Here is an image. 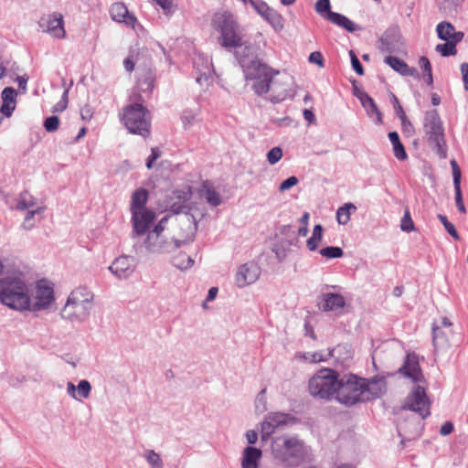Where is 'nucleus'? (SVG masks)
Masks as SVG:
<instances>
[{
	"label": "nucleus",
	"mask_w": 468,
	"mask_h": 468,
	"mask_svg": "<svg viewBox=\"0 0 468 468\" xmlns=\"http://www.w3.org/2000/svg\"><path fill=\"white\" fill-rule=\"evenodd\" d=\"M451 165L452 169L454 188H458V185H460L461 182V170L454 159L451 161Z\"/></svg>",
	"instance_id": "052dcab7"
},
{
	"label": "nucleus",
	"mask_w": 468,
	"mask_h": 468,
	"mask_svg": "<svg viewBox=\"0 0 468 468\" xmlns=\"http://www.w3.org/2000/svg\"><path fill=\"white\" fill-rule=\"evenodd\" d=\"M436 31L438 37L444 41L457 39V35H464L461 31H456L454 27L450 22L446 21L439 23Z\"/></svg>",
	"instance_id": "7c9ffc66"
},
{
	"label": "nucleus",
	"mask_w": 468,
	"mask_h": 468,
	"mask_svg": "<svg viewBox=\"0 0 468 468\" xmlns=\"http://www.w3.org/2000/svg\"><path fill=\"white\" fill-rule=\"evenodd\" d=\"M148 199V192L144 188L136 189L132 195L131 205H145Z\"/></svg>",
	"instance_id": "79ce46f5"
},
{
	"label": "nucleus",
	"mask_w": 468,
	"mask_h": 468,
	"mask_svg": "<svg viewBox=\"0 0 468 468\" xmlns=\"http://www.w3.org/2000/svg\"><path fill=\"white\" fill-rule=\"evenodd\" d=\"M464 35H457L453 40H447L444 44H438L435 48L442 57L454 56L457 53L456 45L461 42Z\"/></svg>",
	"instance_id": "473e14b6"
},
{
	"label": "nucleus",
	"mask_w": 468,
	"mask_h": 468,
	"mask_svg": "<svg viewBox=\"0 0 468 468\" xmlns=\"http://www.w3.org/2000/svg\"><path fill=\"white\" fill-rule=\"evenodd\" d=\"M110 15L112 20L124 23L127 26L134 27L137 19L133 15H130L127 7L122 3H114L110 8Z\"/></svg>",
	"instance_id": "5701e85b"
},
{
	"label": "nucleus",
	"mask_w": 468,
	"mask_h": 468,
	"mask_svg": "<svg viewBox=\"0 0 468 468\" xmlns=\"http://www.w3.org/2000/svg\"><path fill=\"white\" fill-rule=\"evenodd\" d=\"M235 57L242 69L247 82H251L250 89L258 96L265 95L270 90V83L280 71L272 69L254 56L253 48L245 46L242 50H236Z\"/></svg>",
	"instance_id": "f257e3e1"
},
{
	"label": "nucleus",
	"mask_w": 468,
	"mask_h": 468,
	"mask_svg": "<svg viewBox=\"0 0 468 468\" xmlns=\"http://www.w3.org/2000/svg\"><path fill=\"white\" fill-rule=\"evenodd\" d=\"M384 62L402 76H418V70L415 68L409 67L404 60L397 57L388 56L384 58Z\"/></svg>",
	"instance_id": "393cba45"
},
{
	"label": "nucleus",
	"mask_w": 468,
	"mask_h": 468,
	"mask_svg": "<svg viewBox=\"0 0 468 468\" xmlns=\"http://www.w3.org/2000/svg\"><path fill=\"white\" fill-rule=\"evenodd\" d=\"M16 91L12 87H6L1 93L2 101L16 104Z\"/></svg>",
	"instance_id": "8fccbe9b"
},
{
	"label": "nucleus",
	"mask_w": 468,
	"mask_h": 468,
	"mask_svg": "<svg viewBox=\"0 0 468 468\" xmlns=\"http://www.w3.org/2000/svg\"><path fill=\"white\" fill-rule=\"evenodd\" d=\"M282 157V150L281 147H273L267 154V161L271 165H275Z\"/></svg>",
	"instance_id": "864d4df0"
},
{
	"label": "nucleus",
	"mask_w": 468,
	"mask_h": 468,
	"mask_svg": "<svg viewBox=\"0 0 468 468\" xmlns=\"http://www.w3.org/2000/svg\"><path fill=\"white\" fill-rule=\"evenodd\" d=\"M91 391V385L90 383L86 380L82 379L79 382L77 386V396L80 400L81 399H87L90 397Z\"/></svg>",
	"instance_id": "37998d69"
},
{
	"label": "nucleus",
	"mask_w": 468,
	"mask_h": 468,
	"mask_svg": "<svg viewBox=\"0 0 468 468\" xmlns=\"http://www.w3.org/2000/svg\"><path fill=\"white\" fill-rule=\"evenodd\" d=\"M132 213V237L134 239L139 236L144 235L147 231L151 230L150 227L154 224L156 218L154 211L148 207H131Z\"/></svg>",
	"instance_id": "ddd939ff"
},
{
	"label": "nucleus",
	"mask_w": 468,
	"mask_h": 468,
	"mask_svg": "<svg viewBox=\"0 0 468 468\" xmlns=\"http://www.w3.org/2000/svg\"><path fill=\"white\" fill-rule=\"evenodd\" d=\"M265 393L266 388H263L262 390L260 391L255 399L256 411L259 413H262L267 410V400Z\"/></svg>",
	"instance_id": "de8ad7c7"
},
{
	"label": "nucleus",
	"mask_w": 468,
	"mask_h": 468,
	"mask_svg": "<svg viewBox=\"0 0 468 468\" xmlns=\"http://www.w3.org/2000/svg\"><path fill=\"white\" fill-rule=\"evenodd\" d=\"M262 452L253 446H247L243 451L241 468H258Z\"/></svg>",
	"instance_id": "a878e982"
},
{
	"label": "nucleus",
	"mask_w": 468,
	"mask_h": 468,
	"mask_svg": "<svg viewBox=\"0 0 468 468\" xmlns=\"http://www.w3.org/2000/svg\"><path fill=\"white\" fill-rule=\"evenodd\" d=\"M319 253L326 259H337L344 255V250L340 247L328 246L321 249Z\"/></svg>",
	"instance_id": "a19ab883"
},
{
	"label": "nucleus",
	"mask_w": 468,
	"mask_h": 468,
	"mask_svg": "<svg viewBox=\"0 0 468 468\" xmlns=\"http://www.w3.org/2000/svg\"><path fill=\"white\" fill-rule=\"evenodd\" d=\"M47 32L50 33L53 37L63 38L66 35L64 29V23L61 15L53 14L48 19Z\"/></svg>",
	"instance_id": "c85d7f7f"
},
{
	"label": "nucleus",
	"mask_w": 468,
	"mask_h": 468,
	"mask_svg": "<svg viewBox=\"0 0 468 468\" xmlns=\"http://www.w3.org/2000/svg\"><path fill=\"white\" fill-rule=\"evenodd\" d=\"M143 456L147 461L151 468H164V463L160 455L154 450H146Z\"/></svg>",
	"instance_id": "58836bf2"
},
{
	"label": "nucleus",
	"mask_w": 468,
	"mask_h": 468,
	"mask_svg": "<svg viewBox=\"0 0 468 468\" xmlns=\"http://www.w3.org/2000/svg\"><path fill=\"white\" fill-rule=\"evenodd\" d=\"M168 223V217H163L153 229L147 231L146 237L144 239V247L150 253H165L171 252L176 249L174 242L165 239L162 236L163 231Z\"/></svg>",
	"instance_id": "9b49d317"
},
{
	"label": "nucleus",
	"mask_w": 468,
	"mask_h": 468,
	"mask_svg": "<svg viewBox=\"0 0 468 468\" xmlns=\"http://www.w3.org/2000/svg\"><path fill=\"white\" fill-rule=\"evenodd\" d=\"M339 373L332 368L318 370L309 380V392L316 399L332 400L339 382Z\"/></svg>",
	"instance_id": "0eeeda50"
},
{
	"label": "nucleus",
	"mask_w": 468,
	"mask_h": 468,
	"mask_svg": "<svg viewBox=\"0 0 468 468\" xmlns=\"http://www.w3.org/2000/svg\"><path fill=\"white\" fill-rule=\"evenodd\" d=\"M388 136L392 144L393 154H394L395 157L399 161L406 160L408 158V154H407L404 145L402 144V143L399 139V133L397 132L393 131V132H389Z\"/></svg>",
	"instance_id": "2f4dec72"
},
{
	"label": "nucleus",
	"mask_w": 468,
	"mask_h": 468,
	"mask_svg": "<svg viewBox=\"0 0 468 468\" xmlns=\"http://www.w3.org/2000/svg\"><path fill=\"white\" fill-rule=\"evenodd\" d=\"M400 229L404 232H410L415 229L413 220L408 209L405 210L400 222Z\"/></svg>",
	"instance_id": "49530a36"
},
{
	"label": "nucleus",
	"mask_w": 468,
	"mask_h": 468,
	"mask_svg": "<svg viewBox=\"0 0 468 468\" xmlns=\"http://www.w3.org/2000/svg\"><path fill=\"white\" fill-rule=\"evenodd\" d=\"M43 126L48 133L56 132L59 126V119L56 115L47 117L44 121Z\"/></svg>",
	"instance_id": "09e8293b"
},
{
	"label": "nucleus",
	"mask_w": 468,
	"mask_h": 468,
	"mask_svg": "<svg viewBox=\"0 0 468 468\" xmlns=\"http://www.w3.org/2000/svg\"><path fill=\"white\" fill-rule=\"evenodd\" d=\"M460 69L462 72L464 89L466 90H468V63L464 62V63L461 64Z\"/></svg>",
	"instance_id": "774afa93"
},
{
	"label": "nucleus",
	"mask_w": 468,
	"mask_h": 468,
	"mask_svg": "<svg viewBox=\"0 0 468 468\" xmlns=\"http://www.w3.org/2000/svg\"><path fill=\"white\" fill-rule=\"evenodd\" d=\"M346 304L345 298L338 293L328 292L323 294V303L322 309L323 311H337L342 309Z\"/></svg>",
	"instance_id": "cd10ccee"
},
{
	"label": "nucleus",
	"mask_w": 468,
	"mask_h": 468,
	"mask_svg": "<svg viewBox=\"0 0 468 468\" xmlns=\"http://www.w3.org/2000/svg\"><path fill=\"white\" fill-rule=\"evenodd\" d=\"M324 229L322 225L317 224L314 227L311 237L307 239V248L310 251H314L318 249L319 243L323 238Z\"/></svg>",
	"instance_id": "c9c22d12"
},
{
	"label": "nucleus",
	"mask_w": 468,
	"mask_h": 468,
	"mask_svg": "<svg viewBox=\"0 0 468 468\" xmlns=\"http://www.w3.org/2000/svg\"><path fill=\"white\" fill-rule=\"evenodd\" d=\"M363 386L360 378L355 375L344 376L339 382L335 394V399L340 404L350 407L362 400Z\"/></svg>",
	"instance_id": "9d476101"
},
{
	"label": "nucleus",
	"mask_w": 468,
	"mask_h": 468,
	"mask_svg": "<svg viewBox=\"0 0 468 468\" xmlns=\"http://www.w3.org/2000/svg\"><path fill=\"white\" fill-rule=\"evenodd\" d=\"M360 384L363 386V402L379 398L386 392L387 388L384 378L375 377L369 380L360 378Z\"/></svg>",
	"instance_id": "aec40b11"
},
{
	"label": "nucleus",
	"mask_w": 468,
	"mask_h": 468,
	"mask_svg": "<svg viewBox=\"0 0 468 468\" xmlns=\"http://www.w3.org/2000/svg\"><path fill=\"white\" fill-rule=\"evenodd\" d=\"M309 61L317 64L319 67H324V58L319 51L312 52L309 56Z\"/></svg>",
	"instance_id": "338daca9"
},
{
	"label": "nucleus",
	"mask_w": 468,
	"mask_h": 468,
	"mask_svg": "<svg viewBox=\"0 0 468 468\" xmlns=\"http://www.w3.org/2000/svg\"><path fill=\"white\" fill-rule=\"evenodd\" d=\"M363 108L366 110L368 116L372 117L374 114L376 115V121L375 122L377 124L382 123V114L379 112L377 104L375 103L374 100L368 95L365 100L360 101Z\"/></svg>",
	"instance_id": "f704fd0d"
},
{
	"label": "nucleus",
	"mask_w": 468,
	"mask_h": 468,
	"mask_svg": "<svg viewBox=\"0 0 468 468\" xmlns=\"http://www.w3.org/2000/svg\"><path fill=\"white\" fill-rule=\"evenodd\" d=\"M332 351H326V352H323V351H319V352H314L311 355V359L310 361L313 362V363H318V362H322V361H326L328 359V357L332 356Z\"/></svg>",
	"instance_id": "bf43d9fd"
},
{
	"label": "nucleus",
	"mask_w": 468,
	"mask_h": 468,
	"mask_svg": "<svg viewBox=\"0 0 468 468\" xmlns=\"http://www.w3.org/2000/svg\"><path fill=\"white\" fill-rule=\"evenodd\" d=\"M174 197L178 200L187 201L192 197V187L190 186H183L173 192Z\"/></svg>",
	"instance_id": "a18cd8bd"
},
{
	"label": "nucleus",
	"mask_w": 468,
	"mask_h": 468,
	"mask_svg": "<svg viewBox=\"0 0 468 468\" xmlns=\"http://www.w3.org/2000/svg\"><path fill=\"white\" fill-rule=\"evenodd\" d=\"M156 3L166 16H171L176 9L174 0H156Z\"/></svg>",
	"instance_id": "603ef678"
},
{
	"label": "nucleus",
	"mask_w": 468,
	"mask_h": 468,
	"mask_svg": "<svg viewBox=\"0 0 468 468\" xmlns=\"http://www.w3.org/2000/svg\"><path fill=\"white\" fill-rule=\"evenodd\" d=\"M315 11L324 17L331 11L330 0H317L314 6Z\"/></svg>",
	"instance_id": "3c124183"
},
{
	"label": "nucleus",
	"mask_w": 468,
	"mask_h": 468,
	"mask_svg": "<svg viewBox=\"0 0 468 468\" xmlns=\"http://www.w3.org/2000/svg\"><path fill=\"white\" fill-rule=\"evenodd\" d=\"M55 301L53 286L46 280L37 282L27 311L38 312L48 309Z\"/></svg>",
	"instance_id": "f8f14e48"
},
{
	"label": "nucleus",
	"mask_w": 468,
	"mask_h": 468,
	"mask_svg": "<svg viewBox=\"0 0 468 468\" xmlns=\"http://www.w3.org/2000/svg\"><path fill=\"white\" fill-rule=\"evenodd\" d=\"M324 18L351 33L360 29L353 21L340 13L329 12Z\"/></svg>",
	"instance_id": "bb28decb"
},
{
	"label": "nucleus",
	"mask_w": 468,
	"mask_h": 468,
	"mask_svg": "<svg viewBox=\"0 0 468 468\" xmlns=\"http://www.w3.org/2000/svg\"><path fill=\"white\" fill-rule=\"evenodd\" d=\"M298 181L299 180L296 176H290L281 183L279 189L281 191L288 190L291 187L296 186Z\"/></svg>",
	"instance_id": "680f3d73"
},
{
	"label": "nucleus",
	"mask_w": 468,
	"mask_h": 468,
	"mask_svg": "<svg viewBox=\"0 0 468 468\" xmlns=\"http://www.w3.org/2000/svg\"><path fill=\"white\" fill-rule=\"evenodd\" d=\"M423 126L433 149L441 158H446V143L442 122L437 110L427 111L424 115Z\"/></svg>",
	"instance_id": "1a4fd4ad"
},
{
	"label": "nucleus",
	"mask_w": 468,
	"mask_h": 468,
	"mask_svg": "<svg viewBox=\"0 0 468 468\" xmlns=\"http://www.w3.org/2000/svg\"><path fill=\"white\" fill-rule=\"evenodd\" d=\"M93 293L86 287H78L69 295L60 311V316L72 323H82L88 319L93 308Z\"/></svg>",
	"instance_id": "39448f33"
},
{
	"label": "nucleus",
	"mask_w": 468,
	"mask_h": 468,
	"mask_svg": "<svg viewBox=\"0 0 468 468\" xmlns=\"http://www.w3.org/2000/svg\"><path fill=\"white\" fill-rule=\"evenodd\" d=\"M15 109L16 104L3 101L0 107V112L5 117H10Z\"/></svg>",
	"instance_id": "0e129e2a"
},
{
	"label": "nucleus",
	"mask_w": 468,
	"mask_h": 468,
	"mask_svg": "<svg viewBox=\"0 0 468 468\" xmlns=\"http://www.w3.org/2000/svg\"><path fill=\"white\" fill-rule=\"evenodd\" d=\"M274 458L286 466H296L303 458V442L296 437H279L271 444Z\"/></svg>",
	"instance_id": "423d86ee"
},
{
	"label": "nucleus",
	"mask_w": 468,
	"mask_h": 468,
	"mask_svg": "<svg viewBox=\"0 0 468 468\" xmlns=\"http://www.w3.org/2000/svg\"><path fill=\"white\" fill-rule=\"evenodd\" d=\"M392 103H393V106H394V109H395L397 116L399 119H405V115L406 114H405V112L403 111V108L400 105L398 98L394 94L392 95Z\"/></svg>",
	"instance_id": "69168bd1"
},
{
	"label": "nucleus",
	"mask_w": 468,
	"mask_h": 468,
	"mask_svg": "<svg viewBox=\"0 0 468 468\" xmlns=\"http://www.w3.org/2000/svg\"><path fill=\"white\" fill-rule=\"evenodd\" d=\"M136 268V260L133 256L121 255L109 266V271L118 279H128Z\"/></svg>",
	"instance_id": "6ab92c4d"
},
{
	"label": "nucleus",
	"mask_w": 468,
	"mask_h": 468,
	"mask_svg": "<svg viewBox=\"0 0 468 468\" xmlns=\"http://www.w3.org/2000/svg\"><path fill=\"white\" fill-rule=\"evenodd\" d=\"M292 78L287 74L274 76L270 83L269 100L272 103H279L285 101L287 98L294 96V90L292 88Z\"/></svg>",
	"instance_id": "2eb2a0df"
},
{
	"label": "nucleus",
	"mask_w": 468,
	"mask_h": 468,
	"mask_svg": "<svg viewBox=\"0 0 468 468\" xmlns=\"http://www.w3.org/2000/svg\"><path fill=\"white\" fill-rule=\"evenodd\" d=\"M309 213L304 212L299 219L300 227L298 228V235L301 237H305L308 233V221H309Z\"/></svg>",
	"instance_id": "5fc2aeb1"
},
{
	"label": "nucleus",
	"mask_w": 468,
	"mask_h": 468,
	"mask_svg": "<svg viewBox=\"0 0 468 468\" xmlns=\"http://www.w3.org/2000/svg\"><path fill=\"white\" fill-rule=\"evenodd\" d=\"M378 48L383 53H399L404 48V42L401 37L399 25H390L379 38Z\"/></svg>",
	"instance_id": "f3484780"
},
{
	"label": "nucleus",
	"mask_w": 468,
	"mask_h": 468,
	"mask_svg": "<svg viewBox=\"0 0 468 468\" xmlns=\"http://www.w3.org/2000/svg\"><path fill=\"white\" fill-rule=\"evenodd\" d=\"M452 328H441L439 324L432 326V343L436 351L446 349L450 346L451 337L452 336Z\"/></svg>",
	"instance_id": "b1692460"
},
{
	"label": "nucleus",
	"mask_w": 468,
	"mask_h": 468,
	"mask_svg": "<svg viewBox=\"0 0 468 468\" xmlns=\"http://www.w3.org/2000/svg\"><path fill=\"white\" fill-rule=\"evenodd\" d=\"M131 133L146 138L150 134L151 116L148 110L141 103H131L122 110L121 118Z\"/></svg>",
	"instance_id": "6e6552de"
},
{
	"label": "nucleus",
	"mask_w": 468,
	"mask_h": 468,
	"mask_svg": "<svg viewBox=\"0 0 468 468\" xmlns=\"http://www.w3.org/2000/svg\"><path fill=\"white\" fill-rule=\"evenodd\" d=\"M438 218L441 224L443 225L445 230L449 233V235H451L455 240H459L460 237L455 229V226L448 220L447 217L440 214L438 215Z\"/></svg>",
	"instance_id": "c03bdc74"
},
{
	"label": "nucleus",
	"mask_w": 468,
	"mask_h": 468,
	"mask_svg": "<svg viewBox=\"0 0 468 468\" xmlns=\"http://www.w3.org/2000/svg\"><path fill=\"white\" fill-rule=\"evenodd\" d=\"M264 20H266L275 31H281L283 28V17L273 8H269V10L261 16Z\"/></svg>",
	"instance_id": "72a5a7b5"
},
{
	"label": "nucleus",
	"mask_w": 468,
	"mask_h": 468,
	"mask_svg": "<svg viewBox=\"0 0 468 468\" xmlns=\"http://www.w3.org/2000/svg\"><path fill=\"white\" fill-rule=\"evenodd\" d=\"M351 65L353 69L360 76L364 75V68L353 50H350Z\"/></svg>",
	"instance_id": "13d9d810"
},
{
	"label": "nucleus",
	"mask_w": 468,
	"mask_h": 468,
	"mask_svg": "<svg viewBox=\"0 0 468 468\" xmlns=\"http://www.w3.org/2000/svg\"><path fill=\"white\" fill-rule=\"evenodd\" d=\"M204 207H177L173 213L165 216L168 217V221H172L174 225L172 240L176 249L193 241L197 230V222L205 215Z\"/></svg>",
	"instance_id": "f03ea898"
},
{
	"label": "nucleus",
	"mask_w": 468,
	"mask_h": 468,
	"mask_svg": "<svg viewBox=\"0 0 468 468\" xmlns=\"http://www.w3.org/2000/svg\"><path fill=\"white\" fill-rule=\"evenodd\" d=\"M399 373L410 378L414 383L422 382L424 379L419 361L414 355H408L406 356L403 366L399 369Z\"/></svg>",
	"instance_id": "412c9836"
},
{
	"label": "nucleus",
	"mask_w": 468,
	"mask_h": 468,
	"mask_svg": "<svg viewBox=\"0 0 468 468\" xmlns=\"http://www.w3.org/2000/svg\"><path fill=\"white\" fill-rule=\"evenodd\" d=\"M352 86V93L359 100V101H362L368 96V94L361 87L357 86L356 80L353 81Z\"/></svg>",
	"instance_id": "e2e57ef3"
},
{
	"label": "nucleus",
	"mask_w": 468,
	"mask_h": 468,
	"mask_svg": "<svg viewBox=\"0 0 468 468\" xmlns=\"http://www.w3.org/2000/svg\"><path fill=\"white\" fill-rule=\"evenodd\" d=\"M194 68L200 71L201 76L197 78V81H200L202 76H206L209 73L210 67L212 65L208 58H205L202 55H198L194 59Z\"/></svg>",
	"instance_id": "4c0bfd02"
},
{
	"label": "nucleus",
	"mask_w": 468,
	"mask_h": 468,
	"mask_svg": "<svg viewBox=\"0 0 468 468\" xmlns=\"http://www.w3.org/2000/svg\"><path fill=\"white\" fill-rule=\"evenodd\" d=\"M172 264L181 270H187L194 264V260L186 253H178L172 258Z\"/></svg>",
	"instance_id": "e433bc0d"
},
{
	"label": "nucleus",
	"mask_w": 468,
	"mask_h": 468,
	"mask_svg": "<svg viewBox=\"0 0 468 468\" xmlns=\"http://www.w3.org/2000/svg\"><path fill=\"white\" fill-rule=\"evenodd\" d=\"M261 268L253 261L241 264L235 275V283L238 287L243 288L250 285L260 278Z\"/></svg>",
	"instance_id": "a211bd4d"
},
{
	"label": "nucleus",
	"mask_w": 468,
	"mask_h": 468,
	"mask_svg": "<svg viewBox=\"0 0 468 468\" xmlns=\"http://www.w3.org/2000/svg\"><path fill=\"white\" fill-rule=\"evenodd\" d=\"M212 27L219 33L218 42L227 48L242 50L247 46L243 41L241 30L234 16L229 11L217 12L211 21Z\"/></svg>",
	"instance_id": "7ed1b4c3"
},
{
	"label": "nucleus",
	"mask_w": 468,
	"mask_h": 468,
	"mask_svg": "<svg viewBox=\"0 0 468 468\" xmlns=\"http://www.w3.org/2000/svg\"><path fill=\"white\" fill-rule=\"evenodd\" d=\"M356 209V207H339L336 211L337 222L341 225L346 224L350 219L351 214L355 212Z\"/></svg>",
	"instance_id": "ea45409f"
},
{
	"label": "nucleus",
	"mask_w": 468,
	"mask_h": 468,
	"mask_svg": "<svg viewBox=\"0 0 468 468\" xmlns=\"http://www.w3.org/2000/svg\"><path fill=\"white\" fill-rule=\"evenodd\" d=\"M24 216L22 228L27 230L32 229L40 221L46 207H36L35 209H28L29 207H16Z\"/></svg>",
	"instance_id": "4be33fe9"
},
{
	"label": "nucleus",
	"mask_w": 468,
	"mask_h": 468,
	"mask_svg": "<svg viewBox=\"0 0 468 468\" xmlns=\"http://www.w3.org/2000/svg\"><path fill=\"white\" fill-rule=\"evenodd\" d=\"M197 112L192 110H185L182 113L181 120L184 127L186 129L191 126L196 120Z\"/></svg>",
	"instance_id": "6e6d98bb"
},
{
	"label": "nucleus",
	"mask_w": 468,
	"mask_h": 468,
	"mask_svg": "<svg viewBox=\"0 0 468 468\" xmlns=\"http://www.w3.org/2000/svg\"><path fill=\"white\" fill-rule=\"evenodd\" d=\"M430 406L431 402L425 388L420 385L413 388L405 402L406 409L417 412L422 419L427 418L431 414Z\"/></svg>",
	"instance_id": "dca6fc26"
},
{
	"label": "nucleus",
	"mask_w": 468,
	"mask_h": 468,
	"mask_svg": "<svg viewBox=\"0 0 468 468\" xmlns=\"http://www.w3.org/2000/svg\"><path fill=\"white\" fill-rule=\"evenodd\" d=\"M250 5L261 16H262L269 10V8H271V6H269L268 4L263 0H252L250 2Z\"/></svg>",
	"instance_id": "4d7b16f0"
},
{
	"label": "nucleus",
	"mask_w": 468,
	"mask_h": 468,
	"mask_svg": "<svg viewBox=\"0 0 468 468\" xmlns=\"http://www.w3.org/2000/svg\"><path fill=\"white\" fill-rule=\"evenodd\" d=\"M296 422V418L289 413H269L261 423V439L268 440L278 430H284Z\"/></svg>",
	"instance_id": "4468645a"
},
{
	"label": "nucleus",
	"mask_w": 468,
	"mask_h": 468,
	"mask_svg": "<svg viewBox=\"0 0 468 468\" xmlns=\"http://www.w3.org/2000/svg\"><path fill=\"white\" fill-rule=\"evenodd\" d=\"M199 196L206 199L209 205H220L221 197L216 191L213 184L209 181H204L201 188L199 189Z\"/></svg>",
	"instance_id": "c756f323"
},
{
	"label": "nucleus",
	"mask_w": 468,
	"mask_h": 468,
	"mask_svg": "<svg viewBox=\"0 0 468 468\" xmlns=\"http://www.w3.org/2000/svg\"><path fill=\"white\" fill-rule=\"evenodd\" d=\"M0 301L16 311H27L30 303L28 286L22 278L7 276L0 280Z\"/></svg>",
	"instance_id": "20e7f679"
}]
</instances>
